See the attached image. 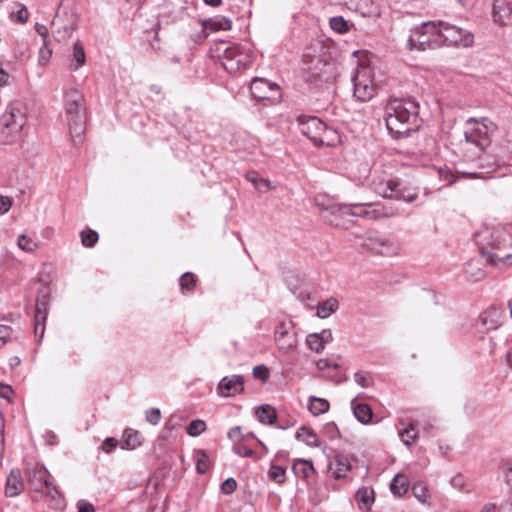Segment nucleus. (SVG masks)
<instances>
[{"mask_svg":"<svg viewBox=\"0 0 512 512\" xmlns=\"http://www.w3.org/2000/svg\"><path fill=\"white\" fill-rule=\"evenodd\" d=\"M474 240L488 264L498 268L512 266V254H500L512 245V237L503 226H484L474 234Z\"/></svg>","mask_w":512,"mask_h":512,"instance_id":"nucleus-1","label":"nucleus"},{"mask_svg":"<svg viewBox=\"0 0 512 512\" xmlns=\"http://www.w3.org/2000/svg\"><path fill=\"white\" fill-rule=\"evenodd\" d=\"M384 119L394 139L407 137L419 129V104L411 99H392L385 106Z\"/></svg>","mask_w":512,"mask_h":512,"instance_id":"nucleus-2","label":"nucleus"},{"mask_svg":"<svg viewBox=\"0 0 512 512\" xmlns=\"http://www.w3.org/2000/svg\"><path fill=\"white\" fill-rule=\"evenodd\" d=\"M497 125L487 117L469 118L464 126V143L467 150L475 149V154L483 152L492 143Z\"/></svg>","mask_w":512,"mask_h":512,"instance_id":"nucleus-3","label":"nucleus"},{"mask_svg":"<svg viewBox=\"0 0 512 512\" xmlns=\"http://www.w3.org/2000/svg\"><path fill=\"white\" fill-rule=\"evenodd\" d=\"M370 187L376 194L386 199L412 203L418 197L417 188L404 184L403 181L396 177L373 175Z\"/></svg>","mask_w":512,"mask_h":512,"instance_id":"nucleus-4","label":"nucleus"},{"mask_svg":"<svg viewBox=\"0 0 512 512\" xmlns=\"http://www.w3.org/2000/svg\"><path fill=\"white\" fill-rule=\"evenodd\" d=\"M65 111L73 142L80 144L86 127L85 98L81 92L70 90L65 94Z\"/></svg>","mask_w":512,"mask_h":512,"instance_id":"nucleus-5","label":"nucleus"},{"mask_svg":"<svg viewBox=\"0 0 512 512\" xmlns=\"http://www.w3.org/2000/svg\"><path fill=\"white\" fill-rule=\"evenodd\" d=\"M27 106L21 100H14L8 104L0 118V143L8 144L25 126L27 120Z\"/></svg>","mask_w":512,"mask_h":512,"instance_id":"nucleus-6","label":"nucleus"},{"mask_svg":"<svg viewBox=\"0 0 512 512\" xmlns=\"http://www.w3.org/2000/svg\"><path fill=\"white\" fill-rule=\"evenodd\" d=\"M440 47L439 22L428 21L410 30L407 48L410 51H425Z\"/></svg>","mask_w":512,"mask_h":512,"instance_id":"nucleus-7","label":"nucleus"},{"mask_svg":"<svg viewBox=\"0 0 512 512\" xmlns=\"http://www.w3.org/2000/svg\"><path fill=\"white\" fill-rule=\"evenodd\" d=\"M215 57H217L223 68L230 74H236L247 69L251 64L250 56L237 45H229L225 41H221L214 49Z\"/></svg>","mask_w":512,"mask_h":512,"instance_id":"nucleus-8","label":"nucleus"},{"mask_svg":"<svg viewBox=\"0 0 512 512\" xmlns=\"http://www.w3.org/2000/svg\"><path fill=\"white\" fill-rule=\"evenodd\" d=\"M25 476L34 491L43 492L45 490L53 500L61 498L60 491L50 481L51 475L44 465L29 463L25 468Z\"/></svg>","mask_w":512,"mask_h":512,"instance_id":"nucleus-9","label":"nucleus"},{"mask_svg":"<svg viewBox=\"0 0 512 512\" xmlns=\"http://www.w3.org/2000/svg\"><path fill=\"white\" fill-rule=\"evenodd\" d=\"M440 29V47L442 46H462L470 47L474 43L473 34L463 28L450 23L439 21Z\"/></svg>","mask_w":512,"mask_h":512,"instance_id":"nucleus-10","label":"nucleus"},{"mask_svg":"<svg viewBox=\"0 0 512 512\" xmlns=\"http://www.w3.org/2000/svg\"><path fill=\"white\" fill-rule=\"evenodd\" d=\"M352 81L354 86V96L359 101H369L376 95L377 86L373 82L370 67L359 66L352 78Z\"/></svg>","mask_w":512,"mask_h":512,"instance_id":"nucleus-11","label":"nucleus"},{"mask_svg":"<svg viewBox=\"0 0 512 512\" xmlns=\"http://www.w3.org/2000/svg\"><path fill=\"white\" fill-rule=\"evenodd\" d=\"M251 96L265 104L273 105L281 100L280 87L265 78H254L250 85Z\"/></svg>","mask_w":512,"mask_h":512,"instance_id":"nucleus-12","label":"nucleus"},{"mask_svg":"<svg viewBox=\"0 0 512 512\" xmlns=\"http://www.w3.org/2000/svg\"><path fill=\"white\" fill-rule=\"evenodd\" d=\"M374 205L373 203L333 204L325 210L330 211L331 214L339 213L375 220Z\"/></svg>","mask_w":512,"mask_h":512,"instance_id":"nucleus-13","label":"nucleus"},{"mask_svg":"<svg viewBox=\"0 0 512 512\" xmlns=\"http://www.w3.org/2000/svg\"><path fill=\"white\" fill-rule=\"evenodd\" d=\"M361 247L377 255L390 256L396 254L398 246L391 240L382 236H367L363 239Z\"/></svg>","mask_w":512,"mask_h":512,"instance_id":"nucleus-14","label":"nucleus"},{"mask_svg":"<svg viewBox=\"0 0 512 512\" xmlns=\"http://www.w3.org/2000/svg\"><path fill=\"white\" fill-rule=\"evenodd\" d=\"M275 341L278 348L284 353H288L296 347L297 337L291 322H282L276 326Z\"/></svg>","mask_w":512,"mask_h":512,"instance_id":"nucleus-15","label":"nucleus"},{"mask_svg":"<svg viewBox=\"0 0 512 512\" xmlns=\"http://www.w3.org/2000/svg\"><path fill=\"white\" fill-rule=\"evenodd\" d=\"M245 378L242 375L223 377L217 385V393L221 397H235L243 393Z\"/></svg>","mask_w":512,"mask_h":512,"instance_id":"nucleus-16","label":"nucleus"},{"mask_svg":"<svg viewBox=\"0 0 512 512\" xmlns=\"http://www.w3.org/2000/svg\"><path fill=\"white\" fill-rule=\"evenodd\" d=\"M297 122L301 133L310 139L314 145L320 137L321 131L325 123L316 116L300 115L297 117Z\"/></svg>","mask_w":512,"mask_h":512,"instance_id":"nucleus-17","label":"nucleus"},{"mask_svg":"<svg viewBox=\"0 0 512 512\" xmlns=\"http://www.w3.org/2000/svg\"><path fill=\"white\" fill-rule=\"evenodd\" d=\"M492 18L500 26H512V0H494Z\"/></svg>","mask_w":512,"mask_h":512,"instance_id":"nucleus-18","label":"nucleus"},{"mask_svg":"<svg viewBox=\"0 0 512 512\" xmlns=\"http://www.w3.org/2000/svg\"><path fill=\"white\" fill-rule=\"evenodd\" d=\"M48 293L41 290L36 298L35 315H34V329L35 334H38V327L42 325V333L45 330V322L48 315Z\"/></svg>","mask_w":512,"mask_h":512,"instance_id":"nucleus-19","label":"nucleus"},{"mask_svg":"<svg viewBox=\"0 0 512 512\" xmlns=\"http://www.w3.org/2000/svg\"><path fill=\"white\" fill-rule=\"evenodd\" d=\"M23 490L24 482L20 470H11L6 480L5 495L8 497H15L18 496Z\"/></svg>","mask_w":512,"mask_h":512,"instance_id":"nucleus-20","label":"nucleus"},{"mask_svg":"<svg viewBox=\"0 0 512 512\" xmlns=\"http://www.w3.org/2000/svg\"><path fill=\"white\" fill-rule=\"evenodd\" d=\"M501 310L495 306L489 307L480 315V321L487 330H495L500 325Z\"/></svg>","mask_w":512,"mask_h":512,"instance_id":"nucleus-21","label":"nucleus"},{"mask_svg":"<svg viewBox=\"0 0 512 512\" xmlns=\"http://www.w3.org/2000/svg\"><path fill=\"white\" fill-rule=\"evenodd\" d=\"M292 471L296 477L308 480L316 474V470L309 460L298 459L292 465Z\"/></svg>","mask_w":512,"mask_h":512,"instance_id":"nucleus-22","label":"nucleus"},{"mask_svg":"<svg viewBox=\"0 0 512 512\" xmlns=\"http://www.w3.org/2000/svg\"><path fill=\"white\" fill-rule=\"evenodd\" d=\"M339 143L340 136L338 132L325 124L323 131H321L320 137L318 138L315 145L333 147Z\"/></svg>","mask_w":512,"mask_h":512,"instance_id":"nucleus-23","label":"nucleus"},{"mask_svg":"<svg viewBox=\"0 0 512 512\" xmlns=\"http://www.w3.org/2000/svg\"><path fill=\"white\" fill-rule=\"evenodd\" d=\"M351 469V464L348 458L343 456L336 457L335 461L330 463L329 471L335 479L345 477L347 472Z\"/></svg>","mask_w":512,"mask_h":512,"instance_id":"nucleus-24","label":"nucleus"},{"mask_svg":"<svg viewBox=\"0 0 512 512\" xmlns=\"http://www.w3.org/2000/svg\"><path fill=\"white\" fill-rule=\"evenodd\" d=\"M356 501L360 510H369L374 503V490L370 487L359 488L356 492Z\"/></svg>","mask_w":512,"mask_h":512,"instance_id":"nucleus-25","label":"nucleus"},{"mask_svg":"<svg viewBox=\"0 0 512 512\" xmlns=\"http://www.w3.org/2000/svg\"><path fill=\"white\" fill-rule=\"evenodd\" d=\"M51 29L58 41L68 39L73 32V27L64 24L58 15L52 20Z\"/></svg>","mask_w":512,"mask_h":512,"instance_id":"nucleus-26","label":"nucleus"},{"mask_svg":"<svg viewBox=\"0 0 512 512\" xmlns=\"http://www.w3.org/2000/svg\"><path fill=\"white\" fill-rule=\"evenodd\" d=\"M353 413L356 419L362 424H368L372 420V410L368 404L356 403V399L351 401Z\"/></svg>","mask_w":512,"mask_h":512,"instance_id":"nucleus-27","label":"nucleus"},{"mask_svg":"<svg viewBox=\"0 0 512 512\" xmlns=\"http://www.w3.org/2000/svg\"><path fill=\"white\" fill-rule=\"evenodd\" d=\"M295 438L299 441L304 442L306 445L310 447L319 446V438L316 432L305 426H302L297 430Z\"/></svg>","mask_w":512,"mask_h":512,"instance_id":"nucleus-28","label":"nucleus"},{"mask_svg":"<svg viewBox=\"0 0 512 512\" xmlns=\"http://www.w3.org/2000/svg\"><path fill=\"white\" fill-rule=\"evenodd\" d=\"M204 27L211 31H219V30H230L232 27V21L229 18L223 16H216L213 18H209L204 22Z\"/></svg>","mask_w":512,"mask_h":512,"instance_id":"nucleus-29","label":"nucleus"},{"mask_svg":"<svg viewBox=\"0 0 512 512\" xmlns=\"http://www.w3.org/2000/svg\"><path fill=\"white\" fill-rule=\"evenodd\" d=\"M330 408L329 402L324 398H319L315 396L309 397L308 410L312 415L318 416L328 412Z\"/></svg>","mask_w":512,"mask_h":512,"instance_id":"nucleus-30","label":"nucleus"},{"mask_svg":"<svg viewBox=\"0 0 512 512\" xmlns=\"http://www.w3.org/2000/svg\"><path fill=\"white\" fill-rule=\"evenodd\" d=\"M256 416L262 424L267 425L274 424L277 419V413L275 409L268 404L260 406L256 410Z\"/></svg>","mask_w":512,"mask_h":512,"instance_id":"nucleus-31","label":"nucleus"},{"mask_svg":"<svg viewBox=\"0 0 512 512\" xmlns=\"http://www.w3.org/2000/svg\"><path fill=\"white\" fill-rule=\"evenodd\" d=\"M339 307V302L336 298L330 297L329 299L320 302L317 306V316L320 318H328L331 314L336 312Z\"/></svg>","mask_w":512,"mask_h":512,"instance_id":"nucleus-32","label":"nucleus"},{"mask_svg":"<svg viewBox=\"0 0 512 512\" xmlns=\"http://www.w3.org/2000/svg\"><path fill=\"white\" fill-rule=\"evenodd\" d=\"M409 482L408 479L402 475L397 474L391 481L390 490L395 496H402L408 491Z\"/></svg>","mask_w":512,"mask_h":512,"instance_id":"nucleus-33","label":"nucleus"},{"mask_svg":"<svg viewBox=\"0 0 512 512\" xmlns=\"http://www.w3.org/2000/svg\"><path fill=\"white\" fill-rule=\"evenodd\" d=\"M86 62V55L84 51V47L80 41H76L73 45V62L71 64V69L73 71L78 70L82 67Z\"/></svg>","mask_w":512,"mask_h":512,"instance_id":"nucleus-34","label":"nucleus"},{"mask_svg":"<svg viewBox=\"0 0 512 512\" xmlns=\"http://www.w3.org/2000/svg\"><path fill=\"white\" fill-rule=\"evenodd\" d=\"M123 438L122 448L124 449H135L141 444L139 432L130 428L124 431Z\"/></svg>","mask_w":512,"mask_h":512,"instance_id":"nucleus-35","label":"nucleus"},{"mask_svg":"<svg viewBox=\"0 0 512 512\" xmlns=\"http://www.w3.org/2000/svg\"><path fill=\"white\" fill-rule=\"evenodd\" d=\"M375 211V220H379L381 218H389L398 215V209L391 206L385 205L382 203H376L374 205Z\"/></svg>","mask_w":512,"mask_h":512,"instance_id":"nucleus-36","label":"nucleus"},{"mask_svg":"<svg viewBox=\"0 0 512 512\" xmlns=\"http://www.w3.org/2000/svg\"><path fill=\"white\" fill-rule=\"evenodd\" d=\"M268 477L271 481L282 484L286 480V469L280 465L271 464L268 470Z\"/></svg>","mask_w":512,"mask_h":512,"instance_id":"nucleus-37","label":"nucleus"},{"mask_svg":"<svg viewBox=\"0 0 512 512\" xmlns=\"http://www.w3.org/2000/svg\"><path fill=\"white\" fill-rule=\"evenodd\" d=\"M330 27L339 34H345L350 30L349 23L342 16H334L330 18Z\"/></svg>","mask_w":512,"mask_h":512,"instance_id":"nucleus-38","label":"nucleus"},{"mask_svg":"<svg viewBox=\"0 0 512 512\" xmlns=\"http://www.w3.org/2000/svg\"><path fill=\"white\" fill-rule=\"evenodd\" d=\"M10 18L13 21L19 22V23H26L29 18V12L25 5L17 3L15 6V9L11 12Z\"/></svg>","mask_w":512,"mask_h":512,"instance_id":"nucleus-39","label":"nucleus"},{"mask_svg":"<svg viewBox=\"0 0 512 512\" xmlns=\"http://www.w3.org/2000/svg\"><path fill=\"white\" fill-rule=\"evenodd\" d=\"M179 284L182 293L191 292L196 285V277L193 273L186 272L180 277Z\"/></svg>","mask_w":512,"mask_h":512,"instance_id":"nucleus-40","label":"nucleus"},{"mask_svg":"<svg viewBox=\"0 0 512 512\" xmlns=\"http://www.w3.org/2000/svg\"><path fill=\"white\" fill-rule=\"evenodd\" d=\"M80 237L82 245L89 248L93 247L99 239L98 233L92 229L83 230Z\"/></svg>","mask_w":512,"mask_h":512,"instance_id":"nucleus-41","label":"nucleus"},{"mask_svg":"<svg viewBox=\"0 0 512 512\" xmlns=\"http://www.w3.org/2000/svg\"><path fill=\"white\" fill-rule=\"evenodd\" d=\"M210 468L209 457L205 451L200 450L197 452L196 470L200 474L206 473Z\"/></svg>","mask_w":512,"mask_h":512,"instance_id":"nucleus-42","label":"nucleus"},{"mask_svg":"<svg viewBox=\"0 0 512 512\" xmlns=\"http://www.w3.org/2000/svg\"><path fill=\"white\" fill-rule=\"evenodd\" d=\"M206 430V423L203 420L196 419L189 423L186 432L192 437L199 436Z\"/></svg>","mask_w":512,"mask_h":512,"instance_id":"nucleus-43","label":"nucleus"},{"mask_svg":"<svg viewBox=\"0 0 512 512\" xmlns=\"http://www.w3.org/2000/svg\"><path fill=\"white\" fill-rule=\"evenodd\" d=\"M412 431H414V425L413 424H410L409 427L404 428L403 430L399 431L400 439L402 440V442L405 445L409 446L413 442H415V440L417 439V434L416 433L412 434Z\"/></svg>","mask_w":512,"mask_h":512,"instance_id":"nucleus-44","label":"nucleus"},{"mask_svg":"<svg viewBox=\"0 0 512 512\" xmlns=\"http://www.w3.org/2000/svg\"><path fill=\"white\" fill-rule=\"evenodd\" d=\"M18 247L26 252H33L37 248L36 242L22 234L17 240Z\"/></svg>","mask_w":512,"mask_h":512,"instance_id":"nucleus-45","label":"nucleus"},{"mask_svg":"<svg viewBox=\"0 0 512 512\" xmlns=\"http://www.w3.org/2000/svg\"><path fill=\"white\" fill-rule=\"evenodd\" d=\"M306 343L309 348L315 352H320L324 349L325 345L320 341L318 334H309L306 338Z\"/></svg>","mask_w":512,"mask_h":512,"instance_id":"nucleus-46","label":"nucleus"},{"mask_svg":"<svg viewBox=\"0 0 512 512\" xmlns=\"http://www.w3.org/2000/svg\"><path fill=\"white\" fill-rule=\"evenodd\" d=\"M233 451L234 453H236L237 455L241 456V457H249V458H252L255 456V452L250 449L249 447H247L246 445H244L243 443H234L233 445Z\"/></svg>","mask_w":512,"mask_h":512,"instance_id":"nucleus-47","label":"nucleus"},{"mask_svg":"<svg viewBox=\"0 0 512 512\" xmlns=\"http://www.w3.org/2000/svg\"><path fill=\"white\" fill-rule=\"evenodd\" d=\"M145 419L151 425H158L161 420V412L158 408H150L145 412Z\"/></svg>","mask_w":512,"mask_h":512,"instance_id":"nucleus-48","label":"nucleus"},{"mask_svg":"<svg viewBox=\"0 0 512 512\" xmlns=\"http://www.w3.org/2000/svg\"><path fill=\"white\" fill-rule=\"evenodd\" d=\"M413 494L415 497L421 501L422 503H425L427 500V487L423 484H415L412 488Z\"/></svg>","mask_w":512,"mask_h":512,"instance_id":"nucleus-49","label":"nucleus"},{"mask_svg":"<svg viewBox=\"0 0 512 512\" xmlns=\"http://www.w3.org/2000/svg\"><path fill=\"white\" fill-rule=\"evenodd\" d=\"M253 376L262 382H266L269 378V370L265 365L255 366L253 368Z\"/></svg>","mask_w":512,"mask_h":512,"instance_id":"nucleus-50","label":"nucleus"},{"mask_svg":"<svg viewBox=\"0 0 512 512\" xmlns=\"http://www.w3.org/2000/svg\"><path fill=\"white\" fill-rule=\"evenodd\" d=\"M237 488V482L234 478L230 477L227 478L222 484H221V492L223 494L229 495L233 493Z\"/></svg>","mask_w":512,"mask_h":512,"instance_id":"nucleus-51","label":"nucleus"},{"mask_svg":"<svg viewBox=\"0 0 512 512\" xmlns=\"http://www.w3.org/2000/svg\"><path fill=\"white\" fill-rule=\"evenodd\" d=\"M355 382L363 388H366L370 385V377L366 372L358 371L354 374Z\"/></svg>","mask_w":512,"mask_h":512,"instance_id":"nucleus-52","label":"nucleus"},{"mask_svg":"<svg viewBox=\"0 0 512 512\" xmlns=\"http://www.w3.org/2000/svg\"><path fill=\"white\" fill-rule=\"evenodd\" d=\"M12 328L7 325L0 324V348L4 346L11 338Z\"/></svg>","mask_w":512,"mask_h":512,"instance_id":"nucleus-53","label":"nucleus"},{"mask_svg":"<svg viewBox=\"0 0 512 512\" xmlns=\"http://www.w3.org/2000/svg\"><path fill=\"white\" fill-rule=\"evenodd\" d=\"M117 446L118 440L112 437H108L103 441L101 448L104 452L111 453L116 449Z\"/></svg>","mask_w":512,"mask_h":512,"instance_id":"nucleus-54","label":"nucleus"},{"mask_svg":"<svg viewBox=\"0 0 512 512\" xmlns=\"http://www.w3.org/2000/svg\"><path fill=\"white\" fill-rule=\"evenodd\" d=\"M12 206V199L8 196L0 195V215L7 213Z\"/></svg>","mask_w":512,"mask_h":512,"instance_id":"nucleus-55","label":"nucleus"},{"mask_svg":"<svg viewBox=\"0 0 512 512\" xmlns=\"http://www.w3.org/2000/svg\"><path fill=\"white\" fill-rule=\"evenodd\" d=\"M51 55L52 51L44 43L43 47L40 49L39 63L42 65L46 64L50 60Z\"/></svg>","mask_w":512,"mask_h":512,"instance_id":"nucleus-56","label":"nucleus"},{"mask_svg":"<svg viewBox=\"0 0 512 512\" xmlns=\"http://www.w3.org/2000/svg\"><path fill=\"white\" fill-rule=\"evenodd\" d=\"M228 437L235 443H239L242 439L241 427L236 426L228 431Z\"/></svg>","mask_w":512,"mask_h":512,"instance_id":"nucleus-57","label":"nucleus"},{"mask_svg":"<svg viewBox=\"0 0 512 512\" xmlns=\"http://www.w3.org/2000/svg\"><path fill=\"white\" fill-rule=\"evenodd\" d=\"M77 508V512H95L93 505L85 500L78 501Z\"/></svg>","mask_w":512,"mask_h":512,"instance_id":"nucleus-58","label":"nucleus"},{"mask_svg":"<svg viewBox=\"0 0 512 512\" xmlns=\"http://www.w3.org/2000/svg\"><path fill=\"white\" fill-rule=\"evenodd\" d=\"M317 334H318V337L320 338V341H322V343L324 345L331 342L333 339L332 331L330 329H324L320 333H317Z\"/></svg>","mask_w":512,"mask_h":512,"instance_id":"nucleus-59","label":"nucleus"},{"mask_svg":"<svg viewBox=\"0 0 512 512\" xmlns=\"http://www.w3.org/2000/svg\"><path fill=\"white\" fill-rule=\"evenodd\" d=\"M260 192H267L271 188L270 181L264 178H261L255 187Z\"/></svg>","mask_w":512,"mask_h":512,"instance_id":"nucleus-60","label":"nucleus"},{"mask_svg":"<svg viewBox=\"0 0 512 512\" xmlns=\"http://www.w3.org/2000/svg\"><path fill=\"white\" fill-rule=\"evenodd\" d=\"M246 179L256 187L257 182L261 179L257 172L252 171L246 174Z\"/></svg>","mask_w":512,"mask_h":512,"instance_id":"nucleus-61","label":"nucleus"},{"mask_svg":"<svg viewBox=\"0 0 512 512\" xmlns=\"http://www.w3.org/2000/svg\"><path fill=\"white\" fill-rule=\"evenodd\" d=\"M13 393L11 387L9 385L2 386V389L0 390V397L5 399H10L11 394Z\"/></svg>","mask_w":512,"mask_h":512,"instance_id":"nucleus-62","label":"nucleus"},{"mask_svg":"<svg viewBox=\"0 0 512 512\" xmlns=\"http://www.w3.org/2000/svg\"><path fill=\"white\" fill-rule=\"evenodd\" d=\"M504 481L512 489V467L505 469Z\"/></svg>","mask_w":512,"mask_h":512,"instance_id":"nucleus-63","label":"nucleus"},{"mask_svg":"<svg viewBox=\"0 0 512 512\" xmlns=\"http://www.w3.org/2000/svg\"><path fill=\"white\" fill-rule=\"evenodd\" d=\"M316 367H317L319 370H325V369H328V368H330V360H328V359H319V360L316 362Z\"/></svg>","mask_w":512,"mask_h":512,"instance_id":"nucleus-64","label":"nucleus"}]
</instances>
